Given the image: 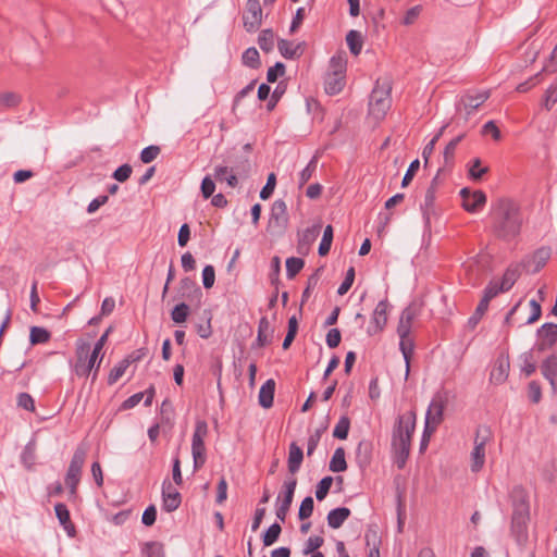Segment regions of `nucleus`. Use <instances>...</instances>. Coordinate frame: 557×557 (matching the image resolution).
Listing matches in <instances>:
<instances>
[{
  "instance_id": "nucleus-1",
  "label": "nucleus",
  "mask_w": 557,
  "mask_h": 557,
  "mask_svg": "<svg viewBox=\"0 0 557 557\" xmlns=\"http://www.w3.org/2000/svg\"><path fill=\"white\" fill-rule=\"evenodd\" d=\"M490 230L492 235L504 243L516 240L522 231L523 215L520 205L508 197H500L491 203Z\"/></svg>"
},
{
  "instance_id": "nucleus-2",
  "label": "nucleus",
  "mask_w": 557,
  "mask_h": 557,
  "mask_svg": "<svg viewBox=\"0 0 557 557\" xmlns=\"http://www.w3.org/2000/svg\"><path fill=\"white\" fill-rule=\"evenodd\" d=\"M97 332L86 331L75 343V362L73 371L78 377H88L92 374L94 382L99 373L104 352L100 354L104 346V333L96 341Z\"/></svg>"
},
{
  "instance_id": "nucleus-3",
  "label": "nucleus",
  "mask_w": 557,
  "mask_h": 557,
  "mask_svg": "<svg viewBox=\"0 0 557 557\" xmlns=\"http://www.w3.org/2000/svg\"><path fill=\"white\" fill-rule=\"evenodd\" d=\"M417 414L414 410L399 414L392 430L391 449L396 467L405 468L410 454L411 438L416 431Z\"/></svg>"
},
{
  "instance_id": "nucleus-4",
  "label": "nucleus",
  "mask_w": 557,
  "mask_h": 557,
  "mask_svg": "<svg viewBox=\"0 0 557 557\" xmlns=\"http://www.w3.org/2000/svg\"><path fill=\"white\" fill-rule=\"evenodd\" d=\"M530 521V504L523 490H515L512 494V515L510 533L520 548L529 542L528 525Z\"/></svg>"
},
{
  "instance_id": "nucleus-5",
  "label": "nucleus",
  "mask_w": 557,
  "mask_h": 557,
  "mask_svg": "<svg viewBox=\"0 0 557 557\" xmlns=\"http://www.w3.org/2000/svg\"><path fill=\"white\" fill-rule=\"evenodd\" d=\"M391 82L384 81L382 84H380V79L376 81L375 86L371 91L369 100V113L377 121L384 119L388 109L391 108Z\"/></svg>"
},
{
  "instance_id": "nucleus-6",
  "label": "nucleus",
  "mask_w": 557,
  "mask_h": 557,
  "mask_svg": "<svg viewBox=\"0 0 557 557\" xmlns=\"http://www.w3.org/2000/svg\"><path fill=\"white\" fill-rule=\"evenodd\" d=\"M86 448L83 446H78L70 461L69 468L65 473L64 482L66 487L69 488L70 497H75L77 494V486L81 482L82 478V469L86 459Z\"/></svg>"
},
{
  "instance_id": "nucleus-7",
  "label": "nucleus",
  "mask_w": 557,
  "mask_h": 557,
  "mask_svg": "<svg viewBox=\"0 0 557 557\" xmlns=\"http://www.w3.org/2000/svg\"><path fill=\"white\" fill-rule=\"evenodd\" d=\"M288 223L289 216L287 206L283 199H276L271 207L268 228L276 230L278 233H284Z\"/></svg>"
},
{
  "instance_id": "nucleus-8",
  "label": "nucleus",
  "mask_w": 557,
  "mask_h": 557,
  "mask_svg": "<svg viewBox=\"0 0 557 557\" xmlns=\"http://www.w3.org/2000/svg\"><path fill=\"white\" fill-rule=\"evenodd\" d=\"M537 342L533 349L544 352L552 349L557 343V324L553 322L544 323L536 332Z\"/></svg>"
},
{
  "instance_id": "nucleus-9",
  "label": "nucleus",
  "mask_w": 557,
  "mask_h": 557,
  "mask_svg": "<svg viewBox=\"0 0 557 557\" xmlns=\"http://www.w3.org/2000/svg\"><path fill=\"white\" fill-rule=\"evenodd\" d=\"M552 250L549 247L542 246L532 255L522 260V267L532 274L540 272L550 258Z\"/></svg>"
},
{
  "instance_id": "nucleus-10",
  "label": "nucleus",
  "mask_w": 557,
  "mask_h": 557,
  "mask_svg": "<svg viewBox=\"0 0 557 557\" xmlns=\"http://www.w3.org/2000/svg\"><path fill=\"white\" fill-rule=\"evenodd\" d=\"M243 22L245 29L249 33L259 29L262 23V8L259 0H247V9L243 15Z\"/></svg>"
},
{
  "instance_id": "nucleus-11",
  "label": "nucleus",
  "mask_w": 557,
  "mask_h": 557,
  "mask_svg": "<svg viewBox=\"0 0 557 557\" xmlns=\"http://www.w3.org/2000/svg\"><path fill=\"white\" fill-rule=\"evenodd\" d=\"M491 96L490 90H480L476 92H466L460 97V100L457 104V109H460V106L466 110L467 115H470L478 108H480Z\"/></svg>"
},
{
  "instance_id": "nucleus-12",
  "label": "nucleus",
  "mask_w": 557,
  "mask_h": 557,
  "mask_svg": "<svg viewBox=\"0 0 557 557\" xmlns=\"http://www.w3.org/2000/svg\"><path fill=\"white\" fill-rule=\"evenodd\" d=\"M178 295L180 298L188 300L190 302H196L200 305L202 298V290L199 285L189 276H185L180 281L178 286Z\"/></svg>"
},
{
  "instance_id": "nucleus-13",
  "label": "nucleus",
  "mask_w": 557,
  "mask_h": 557,
  "mask_svg": "<svg viewBox=\"0 0 557 557\" xmlns=\"http://www.w3.org/2000/svg\"><path fill=\"white\" fill-rule=\"evenodd\" d=\"M162 509L166 512L176 510L182 503L181 493L165 479L162 482Z\"/></svg>"
},
{
  "instance_id": "nucleus-14",
  "label": "nucleus",
  "mask_w": 557,
  "mask_h": 557,
  "mask_svg": "<svg viewBox=\"0 0 557 557\" xmlns=\"http://www.w3.org/2000/svg\"><path fill=\"white\" fill-rule=\"evenodd\" d=\"M373 443L370 440H361L355 449V462L361 472H364L372 462Z\"/></svg>"
},
{
  "instance_id": "nucleus-15",
  "label": "nucleus",
  "mask_w": 557,
  "mask_h": 557,
  "mask_svg": "<svg viewBox=\"0 0 557 557\" xmlns=\"http://www.w3.org/2000/svg\"><path fill=\"white\" fill-rule=\"evenodd\" d=\"M510 360L509 355L502 352L495 360L494 367L490 374V381L494 384L504 383L509 375Z\"/></svg>"
},
{
  "instance_id": "nucleus-16",
  "label": "nucleus",
  "mask_w": 557,
  "mask_h": 557,
  "mask_svg": "<svg viewBox=\"0 0 557 557\" xmlns=\"http://www.w3.org/2000/svg\"><path fill=\"white\" fill-rule=\"evenodd\" d=\"M387 299L379 301L372 314L371 324L373 326H370L368 329V334L373 335L383 331L387 323Z\"/></svg>"
},
{
  "instance_id": "nucleus-17",
  "label": "nucleus",
  "mask_w": 557,
  "mask_h": 557,
  "mask_svg": "<svg viewBox=\"0 0 557 557\" xmlns=\"http://www.w3.org/2000/svg\"><path fill=\"white\" fill-rule=\"evenodd\" d=\"M542 375L549 382L553 393L557 392V350L546 357L541 364Z\"/></svg>"
},
{
  "instance_id": "nucleus-18",
  "label": "nucleus",
  "mask_w": 557,
  "mask_h": 557,
  "mask_svg": "<svg viewBox=\"0 0 557 557\" xmlns=\"http://www.w3.org/2000/svg\"><path fill=\"white\" fill-rule=\"evenodd\" d=\"M274 333V329L271 327V324L267 317H261L258 322V333L257 338L252 343V348H261L269 345L272 341V336Z\"/></svg>"
},
{
  "instance_id": "nucleus-19",
  "label": "nucleus",
  "mask_w": 557,
  "mask_h": 557,
  "mask_svg": "<svg viewBox=\"0 0 557 557\" xmlns=\"http://www.w3.org/2000/svg\"><path fill=\"white\" fill-rule=\"evenodd\" d=\"M54 512L60 525L64 529L66 534L70 537L75 536L76 529L71 520V513L67 506L64 503H57L54 505Z\"/></svg>"
},
{
  "instance_id": "nucleus-20",
  "label": "nucleus",
  "mask_w": 557,
  "mask_h": 557,
  "mask_svg": "<svg viewBox=\"0 0 557 557\" xmlns=\"http://www.w3.org/2000/svg\"><path fill=\"white\" fill-rule=\"evenodd\" d=\"M435 199L436 193L433 191V188H428L424 195V201L420 206V210L422 213V218L424 221L425 228L431 227V218L435 214Z\"/></svg>"
},
{
  "instance_id": "nucleus-21",
  "label": "nucleus",
  "mask_w": 557,
  "mask_h": 557,
  "mask_svg": "<svg viewBox=\"0 0 557 557\" xmlns=\"http://www.w3.org/2000/svg\"><path fill=\"white\" fill-rule=\"evenodd\" d=\"M321 224H313L307 227L298 237V251H308L310 246L317 240L321 232Z\"/></svg>"
},
{
  "instance_id": "nucleus-22",
  "label": "nucleus",
  "mask_w": 557,
  "mask_h": 557,
  "mask_svg": "<svg viewBox=\"0 0 557 557\" xmlns=\"http://www.w3.org/2000/svg\"><path fill=\"white\" fill-rule=\"evenodd\" d=\"M304 460V451L301 447L296 443L292 442L288 447L287 468L288 472L294 476L299 471Z\"/></svg>"
},
{
  "instance_id": "nucleus-23",
  "label": "nucleus",
  "mask_w": 557,
  "mask_h": 557,
  "mask_svg": "<svg viewBox=\"0 0 557 557\" xmlns=\"http://www.w3.org/2000/svg\"><path fill=\"white\" fill-rule=\"evenodd\" d=\"M304 45L305 42H299L294 45L293 41L287 39H278L277 48L283 58L293 60L299 58L304 53Z\"/></svg>"
},
{
  "instance_id": "nucleus-24",
  "label": "nucleus",
  "mask_w": 557,
  "mask_h": 557,
  "mask_svg": "<svg viewBox=\"0 0 557 557\" xmlns=\"http://www.w3.org/2000/svg\"><path fill=\"white\" fill-rule=\"evenodd\" d=\"M275 393V381L273 379L267 380L260 387L258 395V403L263 409H269L273 406Z\"/></svg>"
},
{
  "instance_id": "nucleus-25",
  "label": "nucleus",
  "mask_w": 557,
  "mask_h": 557,
  "mask_svg": "<svg viewBox=\"0 0 557 557\" xmlns=\"http://www.w3.org/2000/svg\"><path fill=\"white\" fill-rule=\"evenodd\" d=\"M297 486V479L295 476H290L283 483L282 491L277 496V505L290 508L295 490Z\"/></svg>"
},
{
  "instance_id": "nucleus-26",
  "label": "nucleus",
  "mask_w": 557,
  "mask_h": 557,
  "mask_svg": "<svg viewBox=\"0 0 557 557\" xmlns=\"http://www.w3.org/2000/svg\"><path fill=\"white\" fill-rule=\"evenodd\" d=\"M350 515L351 511L348 507L334 508L326 516L327 525L332 529H339Z\"/></svg>"
},
{
  "instance_id": "nucleus-27",
  "label": "nucleus",
  "mask_w": 557,
  "mask_h": 557,
  "mask_svg": "<svg viewBox=\"0 0 557 557\" xmlns=\"http://www.w3.org/2000/svg\"><path fill=\"white\" fill-rule=\"evenodd\" d=\"M345 84V74L329 73L324 81V90L327 95L334 96L343 90Z\"/></svg>"
},
{
  "instance_id": "nucleus-28",
  "label": "nucleus",
  "mask_w": 557,
  "mask_h": 557,
  "mask_svg": "<svg viewBox=\"0 0 557 557\" xmlns=\"http://www.w3.org/2000/svg\"><path fill=\"white\" fill-rule=\"evenodd\" d=\"M486 195L483 190H474L472 197L467 202H462V208L469 213H476L486 203Z\"/></svg>"
},
{
  "instance_id": "nucleus-29",
  "label": "nucleus",
  "mask_w": 557,
  "mask_h": 557,
  "mask_svg": "<svg viewBox=\"0 0 557 557\" xmlns=\"http://www.w3.org/2000/svg\"><path fill=\"white\" fill-rule=\"evenodd\" d=\"M444 404L440 399H433L426 410L425 419L430 420V423L438 426L443 421Z\"/></svg>"
},
{
  "instance_id": "nucleus-30",
  "label": "nucleus",
  "mask_w": 557,
  "mask_h": 557,
  "mask_svg": "<svg viewBox=\"0 0 557 557\" xmlns=\"http://www.w3.org/2000/svg\"><path fill=\"white\" fill-rule=\"evenodd\" d=\"M399 350L403 354L405 363H406V377L410 372V360L414 350V342L410 336H406L405 338H399Z\"/></svg>"
},
{
  "instance_id": "nucleus-31",
  "label": "nucleus",
  "mask_w": 557,
  "mask_h": 557,
  "mask_svg": "<svg viewBox=\"0 0 557 557\" xmlns=\"http://www.w3.org/2000/svg\"><path fill=\"white\" fill-rule=\"evenodd\" d=\"M36 460V444L35 441H29L21 453V462L26 470H33Z\"/></svg>"
},
{
  "instance_id": "nucleus-32",
  "label": "nucleus",
  "mask_w": 557,
  "mask_h": 557,
  "mask_svg": "<svg viewBox=\"0 0 557 557\" xmlns=\"http://www.w3.org/2000/svg\"><path fill=\"white\" fill-rule=\"evenodd\" d=\"M329 469L332 472H344L347 469V462L345 459V449L337 447L331 458Z\"/></svg>"
},
{
  "instance_id": "nucleus-33",
  "label": "nucleus",
  "mask_w": 557,
  "mask_h": 557,
  "mask_svg": "<svg viewBox=\"0 0 557 557\" xmlns=\"http://www.w3.org/2000/svg\"><path fill=\"white\" fill-rule=\"evenodd\" d=\"M51 333L42 326H32L29 329V343L30 345L46 344L50 341Z\"/></svg>"
},
{
  "instance_id": "nucleus-34",
  "label": "nucleus",
  "mask_w": 557,
  "mask_h": 557,
  "mask_svg": "<svg viewBox=\"0 0 557 557\" xmlns=\"http://www.w3.org/2000/svg\"><path fill=\"white\" fill-rule=\"evenodd\" d=\"M520 274L518 265H510L505 270L499 283L508 292L520 277Z\"/></svg>"
},
{
  "instance_id": "nucleus-35",
  "label": "nucleus",
  "mask_w": 557,
  "mask_h": 557,
  "mask_svg": "<svg viewBox=\"0 0 557 557\" xmlns=\"http://www.w3.org/2000/svg\"><path fill=\"white\" fill-rule=\"evenodd\" d=\"M274 32L271 28L262 29L258 36V45L260 49L269 53L274 49Z\"/></svg>"
},
{
  "instance_id": "nucleus-36",
  "label": "nucleus",
  "mask_w": 557,
  "mask_h": 557,
  "mask_svg": "<svg viewBox=\"0 0 557 557\" xmlns=\"http://www.w3.org/2000/svg\"><path fill=\"white\" fill-rule=\"evenodd\" d=\"M323 268L320 267L318 268L309 277H308V281H307V286L306 288L304 289L302 292V295H301V302H300V308H299V312L301 313L302 311V306L309 299L310 297V293H311V289H313L319 281H320V276H321V272H322Z\"/></svg>"
},
{
  "instance_id": "nucleus-37",
  "label": "nucleus",
  "mask_w": 557,
  "mask_h": 557,
  "mask_svg": "<svg viewBox=\"0 0 557 557\" xmlns=\"http://www.w3.org/2000/svg\"><path fill=\"white\" fill-rule=\"evenodd\" d=\"M346 42L349 47V51L351 54H360L363 45L360 32L355 29L349 30L348 34L346 35Z\"/></svg>"
},
{
  "instance_id": "nucleus-38",
  "label": "nucleus",
  "mask_w": 557,
  "mask_h": 557,
  "mask_svg": "<svg viewBox=\"0 0 557 557\" xmlns=\"http://www.w3.org/2000/svg\"><path fill=\"white\" fill-rule=\"evenodd\" d=\"M243 64L257 70L261 66L260 54L255 47L247 48L242 55Z\"/></svg>"
},
{
  "instance_id": "nucleus-39",
  "label": "nucleus",
  "mask_w": 557,
  "mask_h": 557,
  "mask_svg": "<svg viewBox=\"0 0 557 557\" xmlns=\"http://www.w3.org/2000/svg\"><path fill=\"white\" fill-rule=\"evenodd\" d=\"M141 554L144 557H165L163 544L156 541L144 543Z\"/></svg>"
},
{
  "instance_id": "nucleus-40",
  "label": "nucleus",
  "mask_w": 557,
  "mask_h": 557,
  "mask_svg": "<svg viewBox=\"0 0 557 557\" xmlns=\"http://www.w3.org/2000/svg\"><path fill=\"white\" fill-rule=\"evenodd\" d=\"M471 470L472 472H479L482 470L485 463V447L474 445L471 453Z\"/></svg>"
},
{
  "instance_id": "nucleus-41",
  "label": "nucleus",
  "mask_w": 557,
  "mask_h": 557,
  "mask_svg": "<svg viewBox=\"0 0 557 557\" xmlns=\"http://www.w3.org/2000/svg\"><path fill=\"white\" fill-rule=\"evenodd\" d=\"M282 533V527L278 522L272 523L262 534L263 546L273 545Z\"/></svg>"
},
{
  "instance_id": "nucleus-42",
  "label": "nucleus",
  "mask_w": 557,
  "mask_h": 557,
  "mask_svg": "<svg viewBox=\"0 0 557 557\" xmlns=\"http://www.w3.org/2000/svg\"><path fill=\"white\" fill-rule=\"evenodd\" d=\"M333 237H334L333 226L326 225L324 228L323 236L320 242L319 248H318L319 256L324 257L330 252Z\"/></svg>"
},
{
  "instance_id": "nucleus-43",
  "label": "nucleus",
  "mask_w": 557,
  "mask_h": 557,
  "mask_svg": "<svg viewBox=\"0 0 557 557\" xmlns=\"http://www.w3.org/2000/svg\"><path fill=\"white\" fill-rule=\"evenodd\" d=\"M22 102V97L13 91H7L0 95V109H13Z\"/></svg>"
},
{
  "instance_id": "nucleus-44",
  "label": "nucleus",
  "mask_w": 557,
  "mask_h": 557,
  "mask_svg": "<svg viewBox=\"0 0 557 557\" xmlns=\"http://www.w3.org/2000/svg\"><path fill=\"white\" fill-rule=\"evenodd\" d=\"M349 429H350L349 417L342 416L333 430V436L337 440L344 441L348 437Z\"/></svg>"
},
{
  "instance_id": "nucleus-45",
  "label": "nucleus",
  "mask_w": 557,
  "mask_h": 557,
  "mask_svg": "<svg viewBox=\"0 0 557 557\" xmlns=\"http://www.w3.org/2000/svg\"><path fill=\"white\" fill-rule=\"evenodd\" d=\"M318 165V156L314 154L311 160L308 162L306 168L299 173L298 186L301 188L312 177L313 173L317 170Z\"/></svg>"
},
{
  "instance_id": "nucleus-46",
  "label": "nucleus",
  "mask_w": 557,
  "mask_h": 557,
  "mask_svg": "<svg viewBox=\"0 0 557 557\" xmlns=\"http://www.w3.org/2000/svg\"><path fill=\"white\" fill-rule=\"evenodd\" d=\"M493 433L488 425H479L475 430L474 445L485 447L486 444L492 440Z\"/></svg>"
},
{
  "instance_id": "nucleus-47",
  "label": "nucleus",
  "mask_w": 557,
  "mask_h": 557,
  "mask_svg": "<svg viewBox=\"0 0 557 557\" xmlns=\"http://www.w3.org/2000/svg\"><path fill=\"white\" fill-rule=\"evenodd\" d=\"M487 172V166H481L480 158H475L469 163L468 175L472 181H480Z\"/></svg>"
},
{
  "instance_id": "nucleus-48",
  "label": "nucleus",
  "mask_w": 557,
  "mask_h": 557,
  "mask_svg": "<svg viewBox=\"0 0 557 557\" xmlns=\"http://www.w3.org/2000/svg\"><path fill=\"white\" fill-rule=\"evenodd\" d=\"M305 267V261L301 258L290 257L286 259V276L294 278Z\"/></svg>"
},
{
  "instance_id": "nucleus-49",
  "label": "nucleus",
  "mask_w": 557,
  "mask_h": 557,
  "mask_svg": "<svg viewBox=\"0 0 557 557\" xmlns=\"http://www.w3.org/2000/svg\"><path fill=\"white\" fill-rule=\"evenodd\" d=\"M334 479L330 475L322 478L315 486V498L322 502L327 496Z\"/></svg>"
},
{
  "instance_id": "nucleus-50",
  "label": "nucleus",
  "mask_w": 557,
  "mask_h": 557,
  "mask_svg": "<svg viewBox=\"0 0 557 557\" xmlns=\"http://www.w3.org/2000/svg\"><path fill=\"white\" fill-rule=\"evenodd\" d=\"M189 314V306L186 302L177 304L171 311V319L175 323H183L187 320Z\"/></svg>"
},
{
  "instance_id": "nucleus-51",
  "label": "nucleus",
  "mask_w": 557,
  "mask_h": 557,
  "mask_svg": "<svg viewBox=\"0 0 557 557\" xmlns=\"http://www.w3.org/2000/svg\"><path fill=\"white\" fill-rule=\"evenodd\" d=\"M533 350L534 349L525 351L520 356V359L523 361L521 372L524 373L525 376L532 375L536 370V364L533 360Z\"/></svg>"
},
{
  "instance_id": "nucleus-52",
  "label": "nucleus",
  "mask_w": 557,
  "mask_h": 557,
  "mask_svg": "<svg viewBox=\"0 0 557 557\" xmlns=\"http://www.w3.org/2000/svg\"><path fill=\"white\" fill-rule=\"evenodd\" d=\"M465 138V134L458 135L453 138L445 147L443 157L445 164H450L454 161L455 150L458 144Z\"/></svg>"
},
{
  "instance_id": "nucleus-53",
  "label": "nucleus",
  "mask_w": 557,
  "mask_h": 557,
  "mask_svg": "<svg viewBox=\"0 0 557 557\" xmlns=\"http://www.w3.org/2000/svg\"><path fill=\"white\" fill-rule=\"evenodd\" d=\"M366 546L371 547H380L381 546V537L379 535L376 525L370 524L368 525L364 533Z\"/></svg>"
},
{
  "instance_id": "nucleus-54",
  "label": "nucleus",
  "mask_w": 557,
  "mask_h": 557,
  "mask_svg": "<svg viewBox=\"0 0 557 557\" xmlns=\"http://www.w3.org/2000/svg\"><path fill=\"white\" fill-rule=\"evenodd\" d=\"M16 406L22 408L28 412H35V399L33 396L26 392H22L17 394L16 397Z\"/></svg>"
},
{
  "instance_id": "nucleus-55",
  "label": "nucleus",
  "mask_w": 557,
  "mask_h": 557,
  "mask_svg": "<svg viewBox=\"0 0 557 557\" xmlns=\"http://www.w3.org/2000/svg\"><path fill=\"white\" fill-rule=\"evenodd\" d=\"M314 509V500L311 496H307L302 499L298 509V519L304 521L311 517Z\"/></svg>"
},
{
  "instance_id": "nucleus-56",
  "label": "nucleus",
  "mask_w": 557,
  "mask_h": 557,
  "mask_svg": "<svg viewBox=\"0 0 557 557\" xmlns=\"http://www.w3.org/2000/svg\"><path fill=\"white\" fill-rule=\"evenodd\" d=\"M557 103V87L550 85L543 95L542 107L546 111H550Z\"/></svg>"
},
{
  "instance_id": "nucleus-57",
  "label": "nucleus",
  "mask_w": 557,
  "mask_h": 557,
  "mask_svg": "<svg viewBox=\"0 0 557 557\" xmlns=\"http://www.w3.org/2000/svg\"><path fill=\"white\" fill-rule=\"evenodd\" d=\"M437 426L430 423L429 419H425L424 422V429L422 432V436L420 440V446L419 450L420 453H424V450L428 448L431 435L436 431Z\"/></svg>"
},
{
  "instance_id": "nucleus-58",
  "label": "nucleus",
  "mask_w": 557,
  "mask_h": 557,
  "mask_svg": "<svg viewBox=\"0 0 557 557\" xmlns=\"http://www.w3.org/2000/svg\"><path fill=\"white\" fill-rule=\"evenodd\" d=\"M547 70V65H545L540 72H537L536 74H534L533 76H531L529 79L520 83L517 87H516V90L518 92H527L529 91L530 89H532L533 87H535L539 83H540V78L542 76V73L544 71Z\"/></svg>"
},
{
  "instance_id": "nucleus-59",
  "label": "nucleus",
  "mask_w": 557,
  "mask_h": 557,
  "mask_svg": "<svg viewBox=\"0 0 557 557\" xmlns=\"http://www.w3.org/2000/svg\"><path fill=\"white\" fill-rule=\"evenodd\" d=\"M128 367V361H125V359L121 360L113 369H111L107 377V383L114 384L117 382V380L125 373Z\"/></svg>"
},
{
  "instance_id": "nucleus-60",
  "label": "nucleus",
  "mask_w": 557,
  "mask_h": 557,
  "mask_svg": "<svg viewBox=\"0 0 557 557\" xmlns=\"http://www.w3.org/2000/svg\"><path fill=\"white\" fill-rule=\"evenodd\" d=\"M507 292L499 282L497 281H490L488 284L485 286L483 290V297L488 299L490 301L496 297L499 293Z\"/></svg>"
},
{
  "instance_id": "nucleus-61",
  "label": "nucleus",
  "mask_w": 557,
  "mask_h": 557,
  "mask_svg": "<svg viewBox=\"0 0 557 557\" xmlns=\"http://www.w3.org/2000/svg\"><path fill=\"white\" fill-rule=\"evenodd\" d=\"M275 186H276V175L272 172L268 175L267 183L260 190V195H259L260 198L262 200L269 199L272 196Z\"/></svg>"
},
{
  "instance_id": "nucleus-62",
  "label": "nucleus",
  "mask_w": 557,
  "mask_h": 557,
  "mask_svg": "<svg viewBox=\"0 0 557 557\" xmlns=\"http://www.w3.org/2000/svg\"><path fill=\"white\" fill-rule=\"evenodd\" d=\"M231 168L238 175L246 176L251 170V164L247 157H239Z\"/></svg>"
},
{
  "instance_id": "nucleus-63",
  "label": "nucleus",
  "mask_w": 557,
  "mask_h": 557,
  "mask_svg": "<svg viewBox=\"0 0 557 557\" xmlns=\"http://www.w3.org/2000/svg\"><path fill=\"white\" fill-rule=\"evenodd\" d=\"M286 66L282 62H276L273 66L269 67L267 72L268 83H275L280 76L285 74Z\"/></svg>"
},
{
  "instance_id": "nucleus-64",
  "label": "nucleus",
  "mask_w": 557,
  "mask_h": 557,
  "mask_svg": "<svg viewBox=\"0 0 557 557\" xmlns=\"http://www.w3.org/2000/svg\"><path fill=\"white\" fill-rule=\"evenodd\" d=\"M215 190V183L210 175H206L200 185V191L205 199H209Z\"/></svg>"
}]
</instances>
